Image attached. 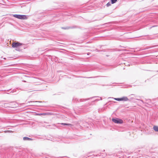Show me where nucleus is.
Returning <instances> with one entry per match:
<instances>
[{
    "mask_svg": "<svg viewBox=\"0 0 158 158\" xmlns=\"http://www.w3.org/2000/svg\"><path fill=\"white\" fill-rule=\"evenodd\" d=\"M23 45V44L21 43L15 42L12 43L11 45L13 48H19Z\"/></svg>",
    "mask_w": 158,
    "mask_h": 158,
    "instance_id": "nucleus-1",
    "label": "nucleus"
},
{
    "mask_svg": "<svg viewBox=\"0 0 158 158\" xmlns=\"http://www.w3.org/2000/svg\"><path fill=\"white\" fill-rule=\"evenodd\" d=\"M14 17L21 19H27V16L24 15H14Z\"/></svg>",
    "mask_w": 158,
    "mask_h": 158,
    "instance_id": "nucleus-2",
    "label": "nucleus"
},
{
    "mask_svg": "<svg viewBox=\"0 0 158 158\" xmlns=\"http://www.w3.org/2000/svg\"><path fill=\"white\" fill-rule=\"evenodd\" d=\"M112 120L113 122L116 123L121 124L123 123V121L122 120L118 118L116 119L113 118Z\"/></svg>",
    "mask_w": 158,
    "mask_h": 158,
    "instance_id": "nucleus-3",
    "label": "nucleus"
},
{
    "mask_svg": "<svg viewBox=\"0 0 158 158\" xmlns=\"http://www.w3.org/2000/svg\"><path fill=\"white\" fill-rule=\"evenodd\" d=\"M114 99L118 101H127L128 100V98L126 97H123L121 98H115Z\"/></svg>",
    "mask_w": 158,
    "mask_h": 158,
    "instance_id": "nucleus-4",
    "label": "nucleus"
},
{
    "mask_svg": "<svg viewBox=\"0 0 158 158\" xmlns=\"http://www.w3.org/2000/svg\"><path fill=\"white\" fill-rule=\"evenodd\" d=\"M23 139L24 140H32V139L27 137H25L23 138Z\"/></svg>",
    "mask_w": 158,
    "mask_h": 158,
    "instance_id": "nucleus-5",
    "label": "nucleus"
},
{
    "mask_svg": "<svg viewBox=\"0 0 158 158\" xmlns=\"http://www.w3.org/2000/svg\"><path fill=\"white\" fill-rule=\"evenodd\" d=\"M48 114L47 113H37L36 114V115H47Z\"/></svg>",
    "mask_w": 158,
    "mask_h": 158,
    "instance_id": "nucleus-6",
    "label": "nucleus"
},
{
    "mask_svg": "<svg viewBox=\"0 0 158 158\" xmlns=\"http://www.w3.org/2000/svg\"><path fill=\"white\" fill-rule=\"evenodd\" d=\"M153 129L156 131H158V126H154L153 127Z\"/></svg>",
    "mask_w": 158,
    "mask_h": 158,
    "instance_id": "nucleus-7",
    "label": "nucleus"
},
{
    "mask_svg": "<svg viewBox=\"0 0 158 158\" xmlns=\"http://www.w3.org/2000/svg\"><path fill=\"white\" fill-rule=\"evenodd\" d=\"M61 124L64 125H68V126H72V125L70 124H66V123H61Z\"/></svg>",
    "mask_w": 158,
    "mask_h": 158,
    "instance_id": "nucleus-8",
    "label": "nucleus"
},
{
    "mask_svg": "<svg viewBox=\"0 0 158 158\" xmlns=\"http://www.w3.org/2000/svg\"><path fill=\"white\" fill-rule=\"evenodd\" d=\"M111 2L112 4H113L115 3L117 1V0H111Z\"/></svg>",
    "mask_w": 158,
    "mask_h": 158,
    "instance_id": "nucleus-9",
    "label": "nucleus"
},
{
    "mask_svg": "<svg viewBox=\"0 0 158 158\" xmlns=\"http://www.w3.org/2000/svg\"><path fill=\"white\" fill-rule=\"evenodd\" d=\"M107 6H108L110 5V2H108L107 4Z\"/></svg>",
    "mask_w": 158,
    "mask_h": 158,
    "instance_id": "nucleus-10",
    "label": "nucleus"
}]
</instances>
